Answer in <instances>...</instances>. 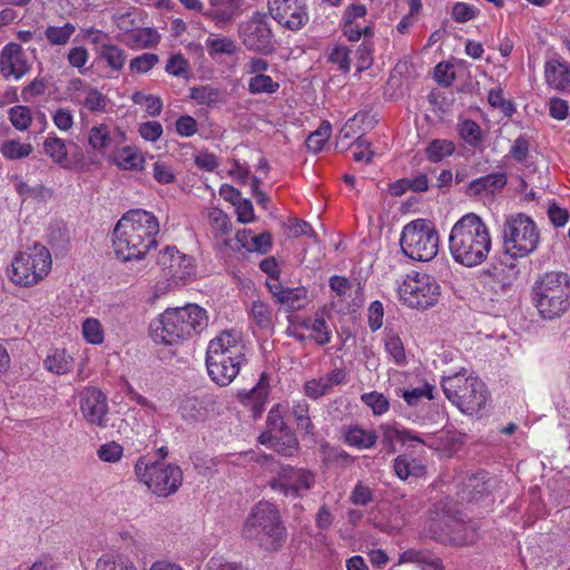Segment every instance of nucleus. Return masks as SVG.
Instances as JSON below:
<instances>
[{
    "instance_id": "1",
    "label": "nucleus",
    "mask_w": 570,
    "mask_h": 570,
    "mask_svg": "<svg viewBox=\"0 0 570 570\" xmlns=\"http://www.w3.org/2000/svg\"><path fill=\"white\" fill-rule=\"evenodd\" d=\"M159 222L148 210L136 208L122 215L114 228L112 247L116 256L124 261L141 259L157 246Z\"/></svg>"
},
{
    "instance_id": "2",
    "label": "nucleus",
    "mask_w": 570,
    "mask_h": 570,
    "mask_svg": "<svg viewBox=\"0 0 570 570\" xmlns=\"http://www.w3.org/2000/svg\"><path fill=\"white\" fill-rule=\"evenodd\" d=\"M492 246L491 235L484 222L473 213L462 216L452 227L449 249L452 258L465 267L481 265Z\"/></svg>"
},
{
    "instance_id": "3",
    "label": "nucleus",
    "mask_w": 570,
    "mask_h": 570,
    "mask_svg": "<svg viewBox=\"0 0 570 570\" xmlns=\"http://www.w3.org/2000/svg\"><path fill=\"white\" fill-rule=\"evenodd\" d=\"M207 312L196 304L167 308L150 324V336L157 344L175 345L207 327Z\"/></svg>"
},
{
    "instance_id": "4",
    "label": "nucleus",
    "mask_w": 570,
    "mask_h": 570,
    "mask_svg": "<svg viewBox=\"0 0 570 570\" xmlns=\"http://www.w3.org/2000/svg\"><path fill=\"white\" fill-rule=\"evenodd\" d=\"M242 535L266 551H277L283 547L287 531L278 509L267 501H261L244 521Z\"/></svg>"
},
{
    "instance_id": "5",
    "label": "nucleus",
    "mask_w": 570,
    "mask_h": 570,
    "mask_svg": "<svg viewBox=\"0 0 570 570\" xmlns=\"http://www.w3.org/2000/svg\"><path fill=\"white\" fill-rule=\"evenodd\" d=\"M532 299L546 320L562 316L570 307V281L562 272H548L534 284Z\"/></svg>"
},
{
    "instance_id": "6",
    "label": "nucleus",
    "mask_w": 570,
    "mask_h": 570,
    "mask_svg": "<svg viewBox=\"0 0 570 570\" xmlns=\"http://www.w3.org/2000/svg\"><path fill=\"white\" fill-rule=\"evenodd\" d=\"M441 385L448 400L462 413L478 414L488 403L485 384L476 376H468L466 370L444 376Z\"/></svg>"
},
{
    "instance_id": "7",
    "label": "nucleus",
    "mask_w": 570,
    "mask_h": 570,
    "mask_svg": "<svg viewBox=\"0 0 570 570\" xmlns=\"http://www.w3.org/2000/svg\"><path fill=\"white\" fill-rule=\"evenodd\" d=\"M504 253L512 258L532 254L540 242V232L534 220L525 214L507 216L502 229Z\"/></svg>"
},
{
    "instance_id": "8",
    "label": "nucleus",
    "mask_w": 570,
    "mask_h": 570,
    "mask_svg": "<svg viewBox=\"0 0 570 570\" xmlns=\"http://www.w3.org/2000/svg\"><path fill=\"white\" fill-rule=\"evenodd\" d=\"M400 246L411 259L430 262L439 250V234L430 220L415 219L403 227Z\"/></svg>"
},
{
    "instance_id": "9",
    "label": "nucleus",
    "mask_w": 570,
    "mask_h": 570,
    "mask_svg": "<svg viewBox=\"0 0 570 570\" xmlns=\"http://www.w3.org/2000/svg\"><path fill=\"white\" fill-rule=\"evenodd\" d=\"M51 265L50 252L46 246L36 243L14 256L11 279L22 286H33L48 275Z\"/></svg>"
},
{
    "instance_id": "10",
    "label": "nucleus",
    "mask_w": 570,
    "mask_h": 570,
    "mask_svg": "<svg viewBox=\"0 0 570 570\" xmlns=\"http://www.w3.org/2000/svg\"><path fill=\"white\" fill-rule=\"evenodd\" d=\"M135 473L150 491L163 498L176 493L183 482V471L178 465L163 461L149 462L146 458L138 459Z\"/></svg>"
},
{
    "instance_id": "11",
    "label": "nucleus",
    "mask_w": 570,
    "mask_h": 570,
    "mask_svg": "<svg viewBox=\"0 0 570 570\" xmlns=\"http://www.w3.org/2000/svg\"><path fill=\"white\" fill-rule=\"evenodd\" d=\"M400 299L412 308L433 306L440 296V285L429 274L412 272L399 287Z\"/></svg>"
},
{
    "instance_id": "12",
    "label": "nucleus",
    "mask_w": 570,
    "mask_h": 570,
    "mask_svg": "<svg viewBox=\"0 0 570 570\" xmlns=\"http://www.w3.org/2000/svg\"><path fill=\"white\" fill-rule=\"evenodd\" d=\"M316 483L313 471L291 465L282 466L277 476L271 481L274 490L286 497L303 498Z\"/></svg>"
},
{
    "instance_id": "13",
    "label": "nucleus",
    "mask_w": 570,
    "mask_h": 570,
    "mask_svg": "<svg viewBox=\"0 0 570 570\" xmlns=\"http://www.w3.org/2000/svg\"><path fill=\"white\" fill-rule=\"evenodd\" d=\"M244 46L252 51L269 53L274 50L273 32L264 13L256 12L239 26Z\"/></svg>"
},
{
    "instance_id": "14",
    "label": "nucleus",
    "mask_w": 570,
    "mask_h": 570,
    "mask_svg": "<svg viewBox=\"0 0 570 570\" xmlns=\"http://www.w3.org/2000/svg\"><path fill=\"white\" fill-rule=\"evenodd\" d=\"M434 527L441 531L438 534V539L453 546L472 544L479 537L474 524L450 513L440 520H435Z\"/></svg>"
},
{
    "instance_id": "15",
    "label": "nucleus",
    "mask_w": 570,
    "mask_h": 570,
    "mask_svg": "<svg viewBox=\"0 0 570 570\" xmlns=\"http://www.w3.org/2000/svg\"><path fill=\"white\" fill-rule=\"evenodd\" d=\"M268 11L278 24L292 31L303 28L309 19L305 0H268Z\"/></svg>"
},
{
    "instance_id": "16",
    "label": "nucleus",
    "mask_w": 570,
    "mask_h": 570,
    "mask_svg": "<svg viewBox=\"0 0 570 570\" xmlns=\"http://www.w3.org/2000/svg\"><path fill=\"white\" fill-rule=\"evenodd\" d=\"M165 277L178 284L191 278L195 274L193 258L180 253L177 248L167 246L158 255L157 259Z\"/></svg>"
},
{
    "instance_id": "17",
    "label": "nucleus",
    "mask_w": 570,
    "mask_h": 570,
    "mask_svg": "<svg viewBox=\"0 0 570 570\" xmlns=\"http://www.w3.org/2000/svg\"><path fill=\"white\" fill-rule=\"evenodd\" d=\"M214 356L246 360V345L242 334L227 330L213 338L207 346L206 357Z\"/></svg>"
},
{
    "instance_id": "18",
    "label": "nucleus",
    "mask_w": 570,
    "mask_h": 570,
    "mask_svg": "<svg viewBox=\"0 0 570 570\" xmlns=\"http://www.w3.org/2000/svg\"><path fill=\"white\" fill-rule=\"evenodd\" d=\"M80 411L85 420L92 425H107L108 403L106 395L96 387H87L80 394Z\"/></svg>"
},
{
    "instance_id": "19",
    "label": "nucleus",
    "mask_w": 570,
    "mask_h": 570,
    "mask_svg": "<svg viewBox=\"0 0 570 570\" xmlns=\"http://www.w3.org/2000/svg\"><path fill=\"white\" fill-rule=\"evenodd\" d=\"M126 140V134L117 126L100 122L91 126L87 134V141L91 149L100 155L117 148Z\"/></svg>"
},
{
    "instance_id": "20",
    "label": "nucleus",
    "mask_w": 570,
    "mask_h": 570,
    "mask_svg": "<svg viewBox=\"0 0 570 570\" xmlns=\"http://www.w3.org/2000/svg\"><path fill=\"white\" fill-rule=\"evenodd\" d=\"M30 70V65L22 48L16 42L6 45L0 53V72L4 78H22Z\"/></svg>"
},
{
    "instance_id": "21",
    "label": "nucleus",
    "mask_w": 570,
    "mask_h": 570,
    "mask_svg": "<svg viewBox=\"0 0 570 570\" xmlns=\"http://www.w3.org/2000/svg\"><path fill=\"white\" fill-rule=\"evenodd\" d=\"M246 360L227 357H206V366L209 377L220 386L229 385L238 375Z\"/></svg>"
},
{
    "instance_id": "22",
    "label": "nucleus",
    "mask_w": 570,
    "mask_h": 570,
    "mask_svg": "<svg viewBox=\"0 0 570 570\" xmlns=\"http://www.w3.org/2000/svg\"><path fill=\"white\" fill-rule=\"evenodd\" d=\"M346 372L342 368H335L324 376L312 379L305 382L304 393L309 399L317 400L331 393L334 386L345 383Z\"/></svg>"
},
{
    "instance_id": "23",
    "label": "nucleus",
    "mask_w": 570,
    "mask_h": 570,
    "mask_svg": "<svg viewBox=\"0 0 570 570\" xmlns=\"http://www.w3.org/2000/svg\"><path fill=\"white\" fill-rule=\"evenodd\" d=\"M208 222L216 247L222 250L226 248H234L232 244L233 239L229 237L232 232V222L227 214L218 208H210L208 210Z\"/></svg>"
},
{
    "instance_id": "24",
    "label": "nucleus",
    "mask_w": 570,
    "mask_h": 570,
    "mask_svg": "<svg viewBox=\"0 0 570 570\" xmlns=\"http://www.w3.org/2000/svg\"><path fill=\"white\" fill-rule=\"evenodd\" d=\"M331 289V304L338 309H345L351 306L353 293L358 291V284H354L344 276L334 275L328 281Z\"/></svg>"
},
{
    "instance_id": "25",
    "label": "nucleus",
    "mask_w": 570,
    "mask_h": 570,
    "mask_svg": "<svg viewBox=\"0 0 570 570\" xmlns=\"http://www.w3.org/2000/svg\"><path fill=\"white\" fill-rule=\"evenodd\" d=\"M269 386L265 375H262L258 383L248 392L239 393L238 399L249 407L253 417H258L264 411L268 397Z\"/></svg>"
},
{
    "instance_id": "26",
    "label": "nucleus",
    "mask_w": 570,
    "mask_h": 570,
    "mask_svg": "<svg viewBox=\"0 0 570 570\" xmlns=\"http://www.w3.org/2000/svg\"><path fill=\"white\" fill-rule=\"evenodd\" d=\"M399 563H413L421 570H444L441 559L425 549L405 550L400 554Z\"/></svg>"
},
{
    "instance_id": "27",
    "label": "nucleus",
    "mask_w": 570,
    "mask_h": 570,
    "mask_svg": "<svg viewBox=\"0 0 570 570\" xmlns=\"http://www.w3.org/2000/svg\"><path fill=\"white\" fill-rule=\"evenodd\" d=\"M546 80L549 86L560 91H570V65L558 60L546 63Z\"/></svg>"
},
{
    "instance_id": "28",
    "label": "nucleus",
    "mask_w": 570,
    "mask_h": 570,
    "mask_svg": "<svg viewBox=\"0 0 570 570\" xmlns=\"http://www.w3.org/2000/svg\"><path fill=\"white\" fill-rule=\"evenodd\" d=\"M209 1V18L213 19L217 26L225 24L234 20L242 6V0H208Z\"/></svg>"
},
{
    "instance_id": "29",
    "label": "nucleus",
    "mask_w": 570,
    "mask_h": 570,
    "mask_svg": "<svg viewBox=\"0 0 570 570\" xmlns=\"http://www.w3.org/2000/svg\"><path fill=\"white\" fill-rule=\"evenodd\" d=\"M380 429L382 432V443L389 453L395 452V442L405 443L407 441H414L423 443V440L419 435H414L410 431L401 429L396 424H382Z\"/></svg>"
},
{
    "instance_id": "30",
    "label": "nucleus",
    "mask_w": 570,
    "mask_h": 570,
    "mask_svg": "<svg viewBox=\"0 0 570 570\" xmlns=\"http://www.w3.org/2000/svg\"><path fill=\"white\" fill-rule=\"evenodd\" d=\"M264 444H268L277 453L286 458L294 456L299 449L298 440L291 429L276 433V435H271V438L265 440Z\"/></svg>"
},
{
    "instance_id": "31",
    "label": "nucleus",
    "mask_w": 570,
    "mask_h": 570,
    "mask_svg": "<svg viewBox=\"0 0 570 570\" xmlns=\"http://www.w3.org/2000/svg\"><path fill=\"white\" fill-rule=\"evenodd\" d=\"M43 153L63 169H72L73 166L68 159V149L65 140L58 136H48L43 140Z\"/></svg>"
},
{
    "instance_id": "32",
    "label": "nucleus",
    "mask_w": 570,
    "mask_h": 570,
    "mask_svg": "<svg viewBox=\"0 0 570 570\" xmlns=\"http://www.w3.org/2000/svg\"><path fill=\"white\" fill-rule=\"evenodd\" d=\"M377 439L379 435L374 430H365L358 425L348 426L344 432L345 443L360 450L373 448Z\"/></svg>"
},
{
    "instance_id": "33",
    "label": "nucleus",
    "mask_w": 570,
    "mask_h": 570,
    "mask_svg": "<svg viewBox=\"0 0 570 570\" xmlns=\"http://www.w3.org/2000/svg\"><path fill=\"white\" fill-rule=\"evenodd\" d=\"M507 181L504 173H493L472 180L469 188L474 195H481L482 193L494 194L497 190L502 189Z\"/></svg>"
},
{
    "instance_id": "34",
    "label": "nucleus",
    "mask_w": 570,
    "mask_h": 570,
    "mask_svg": "<svg viewBox=\"0 0 570 570\" xmlns=\"http://www.w3.org/2000/svg\"><path fill=\"white\" fill-rule=\"evenodd\" d=\"M114 161L124 170H139L142 168L145 157L136 147L126 146L114 155Z\"/></svg>"
},
{
    "instance_id": "35",
    "label": "nucleus",
    "mask_w": 570,
    "mask_h": 570,
    "mask_svg": "<svg viewBox=\"0 0 570 570\" xmlns=\"http://www.w3.org/2000/svg\"><path fill=\"white\" fill-rule=\"evenodd\" d=\"M394 472L401 480L420 478L425 474V466L417 459L400 455L394 460Z\"/></svg>"
},
{
    "instance_id": "36",
    "label": "nucleus",
    "mask_w": 570,
    "mask_h": 570,
    "mask_svg": "<svg viewBox=\"0 0 570 570\" xmlns=\"http://www.w3.org/2000/svg\"><path fill=\"white\" fill-rule=\"evenodd\" d=\"M76 30V26L72 22H65L62 26H47L43 35L51 47H65L70 42Z\"/></svg>"
},
{
    "instance_id": "37",
    "label": "nucleus",
    "mask_w": 570,
    "mask_h": 570,
    "mask_svg": "<svg viewBox=\"0 0 570 570\" xmlns=\"http://www.w3.org/2000/svg\"><path fill=\"white\" fill-rule=\"evenodd\" d=\"M205 47L208 55L213 58L220 55L233 56L237 51V45L234 39L213 33L206 39Z\"/></svg>"
},
{
    "instance_id": "38",
    "label": "nucleus",
    "mask_w": 570,
    "mask_h": 570,
    "mask_svg": "<svg viewBox=\"0 0 570 570\" xmlns=\"http://www.w3.org/2000/svg\"><path fill=\"white\" fill-rule=\"evenodd\" d=\"M73 360L63 350H55L45 360V367L49 372L62 375L71 371Z\"/></svg>"
},
{
    "instance_id": "39",
    "label": "nucleus",
    "mask_w": 570,
    "mask_h": 570,
    "mask_svg": "<svg viewBox=\"0 0 570 570\" xmlns=\"http://www.w3.org/2000/svg\"><path fill=\"white\" fill-rule=\"evenodd\" d=\"M98 57L105 60L107 66L115 71L121 70L126 62L124 50L112 43L100 45Z\"/></svg>"
},
{
    "instance_id": "40",
    "label": "nucleus",
    "mask_w": 570,
    "mask_h": 570,
    "mask_svg": "<svg viewBox=\"0 0 570 570\" xmlns=\"http://www.w3.org/2000/svg\"><path fill=\"white\" fill-rule=\"evenodd\" d=\"M279 89V82L268 75H255L248 79V91L252 95H273Z\"/></svg>"
},
{
    "instance_id": "41",
    "label": "nucleus",
    "mask_w": 570,
    "mask_h": 570,
    "mask_svg": "<svg viewBox=\"0 0 570 570\" xmlns=\"http://www.w3.org/2000/svg\"><path fill=\"white\" fill-rule=\"evenodd\" d=\"M159 42V35L150 28H137L129 35L128 46L131 48H151Z\"/></svg>"
},
{
    "instance_id": "42",
    "label": "nucleus",
    "mask_w": 570,
    "mask_h": 570,
    "mask_svg": "<svg viewBox=\"0 0 570 570\" xmlns=\"http://www.w3.org/2000/svg\"><path fill=\"white\" fill-rule=\"evenodd\" d=\"M131 101L135 105L144 107L145 111L150 117H157L161 114L163 101L158 96L145 94L144 91H135L131 95Z\"/></svg>"
},
{
    "instance_id": "43",
    "label": "nucleus",
    "mask_w": 570,
    "mask_h": 570,
    "mask_svg": "<svg viewBox=\"0 0 570 570\" xmlns=\"http://www.w3.org/2000/svg\"><path fill=\"white\" fill-rule=\"evenodd\" d=\"M287 429L289 428L285 423L279 405L277 404L268 412L267 430L259 435L258 440L261 443H265V440L271 438V435H276V433H282Z\"/></svg>"
},
{
    "instance_id": "44",
    "label": "nucleus",
    "mask_w": 570,
    "mask_h": 570,
    "mask_svg": "<svg viewBox=\"0 0 570 570\" xmlns=\"http://www.w3.org/2000/svg\"><path fill=\"white\" fill-rule=\"evenodd\" d=\"M94 570H138V569L131 561H129L120 556L106 553V554H102L97 560Z\"/></svg>"
},
{
    "instance_id": "45",
    "label": "nucleus",
    "mask_w": 570,
    "mask_h": 570,
    "mask_svg": "<svg viewBox=\"0 0 570 570\" xmlns=\"http://www.w3.org/2000/svg\"><path fill=\"white\" fill-rule=\"evenodd\" d=\"M249 315L252 321L261 328L267 330L273 325V314L268 304L262 301L252 303Z\"/></svg>"
},
{
    "instance_id": "46",
    "label": "nucleus",
    "mask_w": 570,
    "mask_h": 570,
    "mask_svg": "<svg viewBox=\"0 0 570 570\" xmlns=\"http://www.w3.org/2000/svg\"><path fill=\"white\" fill-rule=\"evenodd\" d=\"M292 415L299 430L306 434L314 435L315 428L309 417V405L305 400H301L293 405Z\"/></svg>"
},
{
    "instance_id": "47",
    "label": "nucleus",
    "mask_w": 570,
    "mask_h": 570,
    "mask_svg": "<svg viewBox=\"0 0 570 570\" xmlns=\"http://www.w3.org/2000/svg\"><path fill=\"white\" fill-rule=\"evenodd\" d=\"M0 150L4 158L16 160L28 157L33 151V147L29 142L10 139L2 144Z\"/></svg>"
},
{
    "instance_id": "48",
    "label": "nucleus",
    "mask_w": 570,
    "mask_h": 570,
    "mask_svg": "<svg viewBox=\"0 0 570 570\" xmlns=\"http://www.w3.org/2000/svg\"><path fill=\"white\" fill-rule=\"evenodd\" d=\"M384 347L391 358L396 365H404L406 363V355L402 340L393 332L385 335Z\"/></svg>"
},
{
    "instance_id": "49",
    "label": "nucleus",
    "mask_w": 570,
    "mask_h": 570,
    "mask_svg": "<svg viewBox=\"0 0 570 570\" xmlns=\"http://www.w3.org/2000/svg\"><path fill=\"white\" fill-rule=\"evenodd\" d=\"M282 305L292 311H298L307 304V295L305 288H286L279 296Z\"/></svg>"
},
{
    "instance_id": "50",
    "label": "nucleus",
    "mask_w": 570,
    "mask_h": 570,
    "mask_svg": "<svg viewBox=\"0 0 570 570\" xmlns=\"http://www.w3.org/2000/svg\"><path fill=\"white\" fill-rule=\"evenodd\" d=\"M453 151V142L446 139H434L428 145L425 149L428 159L434 163L452 155Z\"/></svg>"
},
{
    "instance_id": "51",
    "label": "nucleus",
    "mask_w": 570,
    "mask_h": 570,
    "mask_svg": "<svg viewBox=\"0 0 570 570\" xmlns=\"http://www.w3.org/2000/svg\"><path fill=\"white\" fill-rule=\"evenodd\" d=\"M80 104L91 112H104L108 105V98L97 88L88 87Z\"/></svg>"
},
{
    "instance_id": "52",
    "label": "nucleus",
    "mask_w": 570,
    "mask_h": 570,
    "mask_svg": "<svg viewBox=\"0 0 570 570\" xmlns=\"http://www.w3.org/2000/svg\"><path fill=\"white\" fill-rule=\"evenodd\" d=\"M332 127L328 121H323L320 127L313 131L306 139V146L313 153L322 150L324 144L331 137Z\"/></svg>"
},
{
    "instance_id": "53",
    "label": "nucleus",
    "mask_w": 570,
    "mask_h": 570,
    "mask_svg": "<svg viewBox=\"0 0 570 570\" xmlns=\"http://www.w3.org/2000/svg\"><path fill=\"white\" fill-rule=\"evenodd\" d=\"M83 338L89 344H101L104 342V330L101 323L94 317H88L82 323L81 328Z\"/></svg>"
},
{
    "instance_id": "54",
    "label": "nucleus",
    "mask_w": 570,
    "mask_h": 570,
    "mask_svg": "<svg viewBox=\"0 0 570 570\" xmlns=\"http://www.w3.org/2000/svg\"><path fill=\"white\" fill-rule=\"evenodd\" d=\"M179 413L186 421H198L204 417L202 402L197 397H186L181 401Z\"/></svg>"
},
{
    "instance_id": "55",
    "label": "nucleus",
    "mask_w": 570,
    "mask_h": 570,
    "mask_svg": "<svg viewBox=\"0 0 570 570\" xmlns=\"http://www.w3.org/2000/svg\"><path fill=\"white\" fill-rule=\"evenodd\" d=\"M159 62L156 53L144 52L129 61V70L132 73H146Z\"/></svg>"
},
{
    "instance_id": "56",
    "label": "nucleus",
    "mask_w": 570,
    "mask_h": 570,
    "mask_svg": "<svg viewBox=\"0 0 570 570\" xmlns=\"http://www.w3.org/2000/svg\"><path fill=\"white\" fill-rule=\"evenodd\" d=\"M433 386L425 383L422 387H415L412 390H400L401 396L410 406H415L422 399H433ZM400 395V393H397Z\"/></svg>"
},
{
    "instance_id": "57",
    "label": "nucleus",
    "mask_w": 570,
    "mask_h": 570,
    "mask_svg": "<svg viewBox=\"0 0 570 570\" xmlns=\"http://www.w3.org/2000/svg\"><path fill=\"white\" fill-rule=\"evenodd\" d=\"M9 119L18 130H26L31 125V112L26 106H14L9 109Z\"/></svg>"
},
{
    "instance_id": "58",
    "label": "nucleus",
    "mask_w": 570,
    "mask_h": 570,
    "mask_svg": "<svg viewBox=\"0 0 570 570\" xmlns=\"http://www.w3.org/2000/svg\"><path fill=\"white\" fill-rule=\"evenodd\" d=\"M362 402L372 409L373 414L381 415L387 412L390 407L389 400L383 393L370 392L361 396Z\"/></svg>"
},
{
    "instance_id": "59",
    "label": "nucleus",
    "mask_w": 570,
    "mask_h": 570,
    "mask_svg": "<svg viewBox=\"0 0 570 570\" xmlns=\"http://www.w3.org/2000/svg\"><path fill=\"white\" fill-rule=\"evenodd\" d=\"M331 330L323 318H314L309 325V338L318 345H325L331 341Z\"/></svg>"
},
{
    "instance_id": "60",
    "label": "nucleus",
    "mask_w": 570,
    "mask_h": 570,
    "mask_svg": "<svg viewBox=\"0 0 570 570\" xmlns=\"http://www.w3.org/2000/svg\"><path fill=\"white\" fill-rule=\"evenodd\" d=\"M460 136L461 138L471 146H476L480 144L482 139L481 128L473 120H464L460 125Z\"/></svg>"
},
{
    "instance_id": "61",
    "label": "nucleus",
    "mask_w": 570,
    "mask_h": 570,
    "mask_svg": "<svg viewBox=\"0 0 570 570\" xmlns=\"http://www.w3.org/2000/svg\"><path fill=\"white\" fill-rule=\"evenodd\" d=\"M122 452V446L112 441L100 445L97 451V455L104 462L115 463L121 459Z\"/></svg>"
},
{
    "instance_id": "62",
    "label": "nucleus",
    "mask_w": 570,
    "mask_h": 570,
    "mask_svg": "<svg viewBox=\"0 0 570 570\" xmlns=\"http://www.w3.org/2000/svg\"><path fill=\"white\" fill-rule=\"evenodd\" d=\"M68 62L71 67L77 68L80 73H83V68L89 60L88 50L82 47H72L67 55Z\"/></svg>"
},
{
    "instance_id": "63",
    "label": "nucleus",
    "mask_w": 570,
    "mask_h": 570,
    "mask_svg": "<svg viewBox=\"0 0 570 570\" xmlns=\"http://www.w3.org/2000/svg\"><path fill=\"white\" fill-rule=\"evenodd\" d=\"M372 52H373L372 45L368 41H363L358 46V48L356 50V59H357L356 69L358 72L366 70L371 67V65L373 62Z\"/></svg>"
},
{
    "instance_id": "64",
    "label": "nucleus",
    "mask_w": 570,
    "mask_h": 570,
    "mask_svg": "<svg viewBox=\"0 0 570 570\" xmlns=\"http://www.w3.org/2000/svg\"><path fill=\"white\" fill-rule=\"evenodd\" d=\"M218 90L204 86L200 88H194L190 97L202 105H212L218 100Z\"/></svg>"
}]
</instances>
